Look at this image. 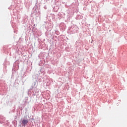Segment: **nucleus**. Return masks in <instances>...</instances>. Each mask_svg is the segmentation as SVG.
I'll use <instances>...</instances> for the list:
<instances>
[{
  "label": "nucleus",
  "instance_id": "1",
  "mask_svg": "<svg viewBox=\"0 0 127 127\" xmlns=\"http://www.w3.org/2000/svg\"><path fill=\"white\" fill-rule=\"evenodd\" d=\"M27 124H28V120H23L22 121V125L23 126H25L26 125H27Z\"/></svg>",
  "mask_w": 127,
  "mask_h": 127
}]
</instances>
